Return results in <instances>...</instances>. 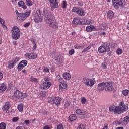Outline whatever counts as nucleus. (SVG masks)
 Masks as SVG:
<instances>
[{"instance_id":"nucleus-1","label":"nucleus","mask_w":129,"mask_h":129,"mask_svg":"<svg viewBox=\"0 0 129 129\" xmlns=\"http://www.w3.org/2000/svg\"><path fill=\"white\" fill-rule=\"evenodd\" d=\"M124 103L121 102L118 106H111L109 107V109L111 112L113 111L115 113L117 114H121L124 111H126L128 109V105H124Z\"/></svg>"},{"instance_id":"nucleus-2","label":"nucleus","mask_w":129,"mask_h":129,"mask_svg":"<svg viewBox=\"0 0 129 129\" xmlns=\"http://www.w3.org/2000/svg\"><path fill=\"white\" fill-rule=\"evenodd\" d=\"M45 18L46 24H47L49 27L52 28V29H55V30H57L58 28H59V26H58V23L56 21V19H55L54 14L52 13L48 14L45 16Z\"/></svg>"},{"instance_id":"nucleus-3","label":"nucleus","mask_w":129,"mask_h":129,"mask_svg":"<svg viewBox=\"0 0 129 129\" xmlns=\"http://www.w3.org/2000/svg\"><path fill=\"white\" fill-rule=\"evenodd\" d=\"M104 88L105 91H112L114 89L113 87H112V83L110 82L100 83L97 87V90L99 92L103 91L104 90Z\"/></svg>"},{"instance_id":"nucleus-4","label":"nucleus","mask_w":129,"mask_h":129,"mask_svg":"<svg viewBox=\"0 0 129 129\" xmlns=\"http://www.w3.org/2000/svg\"><path fill=\"white\" fill-rule=\"evenodd\" d=\"M12 34V38L13 40H18L20 39L21 35H20V29L17 26H14L11 30Z\"/></svg>"},{"instance_id":"nucleus-5","label":"nucleus","mask_w":129,"mask_h":129,"mask_svg":"<svg viewBox=\"0 0 129 129\" xmlns=\"http://www.w3.org/2000/svg\"><path fill=\"white\" fill-rule=\"evenodd\" d=\"M14 95V97L19 101H23V100L28 96L27 93H22V92H20L19 90L15 91Z\"/></svg>"},{"instance_id":"nucleus-6","label":"nucleus","mask_w":129,"mask_h":129,"mask_svg":"<svg viewBox=\"0 0 129 129\" xmlns=\"http://www.w3.org/2000/svg\"><path fill=\"white\" fill-rule=\"evenodd\" d=\"M113 5L115 9L124 8L125 3L122 0H112Z\"/></svg>"},{"instance_id":"nucleus-7","label":"nucleus","mask_w":129,"mask_h":129,"mask_svg":"<svg viewBox=\"0 0 129 129\" xmlns=\"http://www.w3.org/2000/svg\"><path fill=\"white\" fill-rule=\"evenodd\" d=\"M31 15V10L24 13H18L17 14V19L18 21H25L26 18H28Z\"/></svg>"},{"instance_id":"nucleus-8","label":"nucleus","mask_w":129,"mask_h":129,"mask_svg":"<svg viewBox=\"0 0 129 129\" xmlns=\"http://www.w3.org/2000/svg\"><path fill=\"white\" fill-rule=\"evenodd\" d=\"M44 81L45 82H43V83L40 84V88H41V89L47 90L51 87V82H50L49 78L47 77L44 78Z\"/></svg>"},{"instance_id":"nucleus-9","label":"nucleus","mask_w":129,"mask_h":129,"mask_svg":"<svg viewBox=\"0 0 129 129\" xmlns=\"http://www.w3.org/2000/svg\"><path fill=\"white\" fill-rule=\"evenodd\" d=\"M72 12L73 13H76L78 16H85V12L83 8H81L78 7H74L72 10Z\"/></svg>"},{"instance_id":"nucleus-10","label":"nucleus","mask_w":129,"mask_h":129,"mask_svg":"<svg viewBox=\"0 0 129 129\" xmlns=\"http://www.w3.org/2000/svg\"><path fill=\"white\" fill-rule=\"evenodd\" d=\"M83 83L85 84L87 86H90V87L94 85V81L91 79H88L87 78H85L83 79Z\"/></svg>"},{"instance_id":"nucleus-11","label":"nucleus","mask_w":129,"mask_h":129,"mask_svg":"<svg viewBox=\"0 0 129 129\" xmlns=\"http://www.w3.org/2000/svg\"><path fill=\"white\" fill-rule=\"evenodd\" d=\"M129 123V116H126L124 118H121L120 121H119L118 124H121L122 125H126Z\"/></svg>"},{"instance_id":"nucleus-12","label":"nucleus","mask_w":129,"mask_h":129,"mask_svg":"<svg viewBox=\"0 0 129 129\" xmlns=\"http://www.w3.org/2000/svg\"><path fill=\"white\" fill-rule=\"evenodd\" d=\"M28 64V61L26 60H22L18 64L17 67L18 71H21L25 66H27Z\"/></svg>"},{"instance_id":"nucleus-13","label":"nucleus","mask_w":129,"mask_h":129,"mask_svg":"<svg viewBox=\"0 0 129 129\" xmlns=\"http://www.w3.org/2000/svg\"><path fill=\"white\" fill-rule=\"evenodd\" d=\"M26 57L28 58V59H30L31 60H34V59H36L37 57H38V55L36 53H26L25 54Z\"/></svg>"},{"instance_id":"nucleus-14","label":"nucleus","mask_w":129,"mask_h":129,"mask_svg":"<svg viewBox=\"0 0 129 129\" xmlns=\"http://www.w3.org/2000/svg\"><path fill=\"white\" fill-rule=\"evenodd\" d=\"M50 3V6L51 8H58L59 7L58 2L56 0H48Z\"/></svg>"},{"instance_id":"nucleus-15","label":"nucleus","mask_w":129,"mask_h":129,"mask_svg":"<svg viewBox=\"0 0 129 129\" xmlns=\"http://www.w3.org/2000/svg\"><path fill=\"white\" fill-rule=\"evenodd\" d=\"M61 101H62V99L60 97H55L53 104H55L56 106H58L61 104Z\"/></svg>"},{"instance_id":"nucleus-16","label":"nucleus","mask_w":129,"mask_h":129,"mask_svg":"<svg viewBox=\"0 0 129 129\" xmlns=\"http://www.w3.org/2000/svg\"><path fill=\"white\" fill-rule=\"evenodd\" d=\"M34 21L35 23H41L43 21V18L42 16H36L34 17Z\"/></svg>"},{"instance_id":"nucleus-17","label":"nucleus","mask_w":129,"mask_h":129,"mask_svg":"<svg viewBox=\"0 0 129 129\" xmlns=\"http://www.w3.org/2000/svg\"><path fill=\"white\" fill-rule=\"evenodd\" d=\"M59 87L60 88H61V89L62 90H67V84L64 81H63V82L60 83L59 84Z\"/></svg>"},{"instance_id":"nucleus-18","label":"nucleus","mask_w":129,"mask_h":129,"mask_svg":"<svg viewBox=\"0 0 129 129\" xmlns=\"http://www.w3.org/2000/svg\"><path fill=\"white\" fill-rule=\"evenodd\" d=\"M10 107H11L10 102H7L5 103V105L3 107L2 109L3 110H9V109H10Z\"/></svg>"},{"instance_id":"nucleus-19","label":"nucleus","mask_w":129,"mask_h":129,"mask_svg":"<svg viewBox=\"0 0 129 129\" xmlns=\"http://www.w3.org/2000/svg\"><path fill=\"white\" fill-rule=\"evenodd\" d=\"M107 17L110 20L112 19V18H113V17H114V14H113V12L111 10L107 12Z\"/></svg>"},{"instance_id":"nucleus-20","label":"nucleus","mask_w":129,"mask_h":129,"mask_svg":"<svg viewBox=\"0 0 129 129\" xmlns=\"http://www.w3.org/2000/svg\"><path fill=\"white\" fill-rule=\"evenodd\" d=\"M18 6L20 7V8H23L24 10L27 9V6L25 5V2L23 1H19L18 3Z\"/></svg>"},{"instance_id":"nucleus-21","label":"nucleus","mask_w":129,"mask_h":129,"mask_svg":"<svg viewBox=\"0 0 129 129\" xmlns=\"http://www.w3.org/2000/svg\"><path fill=\"white\" fill-rule=\"evenodd\" d=\"M76 112L77 114H79L80 115H86V114H87L86 112H85L83 110L81 109H77L76 111Z\"/></svg>"},{"instance_id":"nucleus-22","label":"nucleus","mask_w":129,"mask_h":129,"mask_svg":"<svg viewBox=\"0 0 129 129\" xmlns=\"http://www.w3.org/2000/svg\"><path fill=\"white\" fill-rule=\"evenodd\" d=\"M7 89V84L3 83L0 86V92H4Z\"/></svg>"},{"instance_id":"nucleus-23","label":"nucleus","mask_w":129,"mask_h":129,"mask_svg":"<svg viewBox=\"0 0 129 129\" xmlns=\"http://www.w3.org/2000/svg\"><path fill=\"white\" fill-rule=\"evenodd\" d=\"M98 52L101 53H105L106 52L104 45L99 47L98 48Z\"/></svg>"},{"instance_id":"nucleus-24","label":"nucleus","mask_w":129,"mask_h":129,"mask_svg":"<svg viewBox=\"0 0 129 129\" xmlns=\"http://www.w3.org/2000/svg\"><path fill=\"white\" fill-rule=\"evenodd\" d=\"M63 77L67 80H70L71 78V75L68 73H64L63 74Z\"/></svg>"},{"instance_id":"nucleus-25","label":"nucleus","mask_w":129,"mask_h":129,"mask_svg":"<svg viewBox=\"0 0 129 129\" xmlns=\"http://www.w3.org/2000/svg\"><path fill=\"white\" fill-rule=\"evenodd\" d=\"M73 24H75V25H80V24H81V21L79 18H75L73 21Z\"/></svg>"},{"instance_id":"nucleus-26","label":"nucleus","mask_w":129,"mask_h":129,"mask_svg":"<svg viewBox=\"0 0 129 129\" xmlns=\"http://www.w3.org/2000/svg\"><path fill=\"white\" fill-rule=\"evenodd\" d=\"M77 117L75 114H72L69 117V120H70L71 122L74 121V120H76Z\"/></svg>"},{"instance_id":"nucleus-27","label":"nucleus","mask_w":129,"mask_h":129,"mask_svg":"<svg viewBox=\"0 0 129 129\" xmlns=\"http://www.w3.org/2000/svg\"><path fill=\"white\" fill-rule=\"evenodd\" d=\"M94 29H95V27L92 25H90L86 27V31L87 32H92Z\"/></svg>"},{"instance_id":"nucleus-28","label":"nucleus","mask_w":129,"mask_h":129,"mask_svg":"<svg viewBox=\"0 0 129 129\" xmlns=\"http://www.w3.org/2000/svg\"><path fill=\"white\" fill-rule=\"evenodd\" d=\"M17 109L20 112L23 111L24 110V104H19L17 106Z\"/></svg>"},{"instance_id":"nucleus-29","label":"nucleus","mask_w":129,"mask_h":129,"mask_svg":"<svg viewBox=\"0 0 129 129\" xmlns=\"http://www.w3.org/2000/svg\"><path fill=\"white\" fill-rule=\"evenodd\" d=\"M11 61L13 62V64H14L15 65V64H17V63H18V62L20 61V57H16L15 58H14Z\"/></svg>"},{"instance_id":"nucleus-30","label":"nucleus","mask_w":129,"mask_h":129,"mask_svg":"<svg viewBox=\"0 0 129 129\" xmlns=\"http://www.w3.org/2000/svg\"><path fill=\"white\" fill-rule=\"evenodd\" d=\"M30 81H31V82H34V83H38V82H39L38 79L34 78L33 77H31L30 78Z\"/></svg>"},{"instance_id":"nucleus-31","label":"nucleus","mask_w":129,"mask_h":129,"mask_svg":"<svg viewBox=\"0 0 129 129\" xmlns=\"http://www.w3.org/2000/svg\"><path fill=\"white\" fill-rule=\"evenodd\" d=\"M14 66H15V64L13 63L12 60L8 62V68H9V69H12Z\"/></svg>"},{"instance_id":"nucleus-32","label":"nucleus","mask_w":129,"mask_h":129,"mask_svg":"<svg viewBox=\"0 0 129 129\" xmlns=\"http://www.w3.org/2000/svg\"><path fill=\"white\" fill-rule=\"evenodd\" d=\"M54 99H55V97H53L52 98H51V97L48 98V102H49V103H51V104H54Z\"/></svg>"},{"instance_id":"nucleus-33","label":"nucleus","mask_w":129,"mask_h":129,"mask_svg":"<svg viewBox=\"0 0 129 129\" xmlns=\"http://www.w3.org/2000/svg\"><path fill=\"white\" fill-rule=\"evenodd\" d=\"M56 79L57 80V81L58 82H60V83H62V82H63L64 80H63V79H62V78L61 77V76L60 75H57L56 76Z\"/></svg>"},{"instance_id":"nucleus-34","label":"nucleus","mask_w":129,"mask_h":129,"mask_svg":"<svg viewBox=\"0 0 129 129\" xmlns=\"http://www.w3.org/2000/svg\"><path fill=\"white\" fill-rule=\"evenodd\" d=\"M104 47H105V49L106 50V52H109V51L110 50V48H109V46H108V44L107 43H105L104 44Z\"/></svg>"},{"instance_id":"nucleus-35","label":"nucleus","mask_w":129,"mask_h":129,"mask_svg":"<svg viewBox=\"0 0 129 129\" xmlns=\"http://www.w3.org/2000/svg\"><path fill=\"white\" fill-rule=\"evenodd\" d=\"M100 28L101 29H102V30H107V25L106 24H102L100 26Z\"/></svg>"},{"instance_id":"nucleus-36","label":"nucleus","mask_w":129,"mask_h":129,"mask_svg":"<svg viewBox=\"0 0 129 129\" xmlns=\"http://www.w3.org/2000/svg\"><path fill=\"white\" fill-rule=\"evenodd\" d=\"M42 11H41L40 10H37L36 11V14H35V16H39V17H42Z\"/></svg>"},{"instance_id":"nucleus-37","label":"nucleus","mask_w":129,"mask_h":129,"mask_svg":"<svg viewBox=\"0 0 129 129\" xmlns=\"http://www.w3.org/2000/svg\"><path fill=\"white\" fill-rule=\"evenodd\" d=\"M25 3L26 5H27V6H29V7H31L32 5V2L31 0H27Z\"/></svg>"},{"instance_id":"nucleus-38","label":"nucleus","mask_w":129,"mask_h":129,"mask_svg":"<svg viewBox=\"0 0 129 129\" xmlns=\"http://www.w3.org/2000/svg\"><path fill=\"white\" fill-rule=\"evenodd\" d=\"M0 129H6V123L1 122L0 123Z\"/></svg>"},{"instance_id":"nucleus-39","label":"nucleus","mask_w":129,"mask_h":129,"mask_svg":"<svg viewBox=\"0 0 129 129\" xmlns=\"http://www.w3.org/2000/svg\"><path fill=\"white\" fill-rule=\"evenodd\" d=\"M128 93H129L128 90H124L122 92L123 95H125V96L128 95Z\"/></svg>"},{"instance_id":"nucleus-40","label":"nucleus","mask_w":129,"mask_h":129,"mask_svg":"<svg viewBox=\"0 0 129 129\" xmlns=\"http://www.w3.org/2000/svg\"><path fill=\"white\" fill-rule=\"evenodd\" d=\"M0 23L2 25L3 27H4V28H7V26H6V25L4 24H5V21L4 20L0 18Z\"/></svg>"},{"instance_id":"nucleus-41","label":"nucleus","mask_w":129,"mask_h":129,"mask_svg":"<svg viewBox=\"0 0 129 129\" xmlns=\"http://www.w3.org/2000/svg\"><path fill=\"white\" fill-rule=\"evenodd\" d=\"M122 49L120 48H118L116 50V53L118 55H120L121 54H122Z\"/></svg>"},{"instance_id":"nucleus-42","label":"nucleus","mask_w":129,"mask_h":129,"mask_svg":"<svg viewBox=\"0 0 129 129\" xmlns=\"http://www.w3.org/2000/svg\"><path fill=\"white\" fill-rule=\"evenodd\" d=\"M62 7L63 9H66V8H67V3L66 2V1H63Z\"/></svg>"},{"instance_id":"nucleus-43","label":"nucleus","mask_w":129,"mask_h":129,"mask_svg":"<svg viewBox=\"0 0 129 129\" xmlns=\"http://www.w3.org/2000/svg\"><path fill=\"white\" fill-rule=\"evenodd\" d=\"M78 129H85V125L82 124H80L78 126Z\"/></svg>"},{"instance_id":"nucleus-44","label":"nucleus","mask_w":129,"mask_h":129,"mask_svg":"<svg viewBox=\"0 0 129 129\" xmlns=\"http://www.w3.org/2000/svg\"><path fill=\"white\" fill-rule=\"evenodd\" d=\"M74 53H75V51L73 49L70 50L69 51V54L70 55H73V54H74Z\"/></svg>"},{"instance_id":"nucleus-45","label":"nucleus","mask_w":129,"mask_h":129,"mask_svg":"<svg viewBox=\"0 0 129 129\" xmlns=\"http://www.w3.org/2000/svg\"><path fill=\"white\" fill-rule=\"evenodd\" d=\"M81 102L82 104H85L86 102V99L84 97L81 98Z\"/></svg>"},{"instance_id":"nucleus-46","label":"nucleus","mask_w":129,"mask_h":129,"mask_svg":"<svg viewBox=\"0 0 129 129\" xmlns=\"http://www.w3.org/2000/svg\"><path fill=\"white\" fill-rule=\"evenodd\" d=\"M19 120V117H15L12 119V121L13 122H17Z\"/></svg>"},{"instance_id":"nucleus-47","label":"nucleus","mask_w":129,"mask_h":129,"mask_svg":"<svg viewBox=\"0 0 129 129\" xmlns=\"http://www.w3.org/2000/svg\"><path fill=\"white\" fill-rule=\"evenodd\" d=\"M30 25H31V22H27V23H26L25 24H24V27L25 28H28V27H29V26H30Z\"/></svg>"},{"instance_id":"nucleus-48","label":"nucleus","mask_w":129,"mask_h":129,"mask_svg":"<svg viewBox=\"0 0 129 129\" xmlns=\"http://www.w3.org/2000/svg\"><path fill=\"white\" fill-rule=\"evenodd\" d=\"M89 49H90V48H89V46H88V47L85 48L82 51V53H85L86 52H87V51H88V50H89Z\"/></svg>"},{"instance_id":"nucleus-49","label":"nucleus","mask_w":129,"mask_h":129,"mask_svg":"<svg viewBox=\"0 0 129 129\" xmlns=\"http://www.w3.org/2000/svg\"><path fill=\"white\" fill-rule=\"evenodd\" d=\"M107 66V64L105 63V62L102 63V67L104 69H106Z\"/></svg>"},{"instance_id":"nucleus-50","label":"nucleus","mask_w":129,"mask_h":129,"mask_svg":"<svg viewBox=\"0 0 129 129\" xmlns=\"http://www.w3.org/2000/svg\"><path fill=\"white\" fill-rule=\"evenodd\" d=\"M49 71H50V70H49V68L47 67H44L43 68V72H49Z\"/></svg>"},{"instance_id":"nucleus-51","label":"nucleus","mask_w":129,"mask_h":129,"mask_svg":"<svg viewBox=\"0 0 129 129\" xmlns=\"http://www.w3.org/2000/svg\"><path fill=\"white\" fill-rule=\"evenodd\" d=\"M24 123H25V124H26V125H29V124H30V123H31V122L29 120H26L24 121Z\"/></svg>"},{"instance_id":"nucleus-52","label":"nucleus","mask_w":129,"mask_h":129,"mask_svg":"<svg viewBox=\"0 0 129 129\" xmlns=\"http://www.w3.org/2000/svg\"><path fill=\"white\" fill-rule=\"evenodd\" d=\"M85 25H91V22L89 20H86L85 22Z\"/></svg>"},{"instance_id":"nucleus-53","label":"nucleus","mask_w":129,"mask_h":129,"mask_svg":"<svg viewBox=\"0 0 129 129\" xmlns=\"http://www.w3.org/2000/svg\"><path fill=\"white\" fill-rule=\"evenodd\" d=\"M57 129H64V127L62 124H59L57 125Z\"/></svg>"},{"instance_id":"nucleus-54","label":"nucleus","mask_w":129,"mask_h":129,"mask_svg":"<svg viewBox=\"0 0 129 129\" xmlns=\"http://www.w3.org/2000/svg\"><path fill=\"white\" fill-rule=\"evenodd\" d=\"M74 48L75 49H77V50H78V49H80V48H82V46H77V45H75L74 46Z\"/></svg>"},{"instance_id":"nucleus-55","label":"nucleus","mask_w":129,"mask_h":129,"mask_svg":"<svg viewBox=\"0 0 129 129\" xmlns=\"http://www.w3.org/2000/svg\"><path fill=\"white\" fill-rule=\"evenodd\" d=\"M78 6H79L80 7H82V6H83V3H82V2H78Z\"/></svg>"},{"instance_id":"nucleus-56","label":"nucleus","mask_w":129,"mask_h":129,"mask_svg":"<svg viewBox=\"0 0 129 129\" xmlns=\"http://www.w3.org/2000/svg\"><path fill=\"white\" fill-rule=\"evenodd\" d=\"M43 129H51V127L49 126V125H45L43 127Z\"/></svg>"},{"instance_id":"nucleus-57","label":"nucleus","mask_w":129,"mask_h":129,"mask_svg":"<svg viewBox=\"0 0 129 129\" xmlns=\"http://www.w3.org/2000/svg\"><path fill=\"white\" fill-rule=\"evenodd\" d=\"M32 49H33V51H35L36 49H37V44H34V46Z\"/></svg>"},{"instance_id":"nucleus-58","label":"nucleus","mask_w":129,"mask_h":129,"mask_svg":"<svg viewBox=\"0 0 129 129\" xmlns=\"http://www.w3.org/2000/svg\"><path fill=\"white\" fill-rule=\"evenodd\" d=\"M31 43H32V44H33V45H36V41H35V40H31Z\"/></svg>"},{"instance_id":"nucleus-59","label":"nucleus","mask_w":129,"mask_h":129,"mask_svg":"<svg viewBox=\"0 0 129 129\" xmlns=\"http://www.w3.org/2000/svg\"><path fill=\"white\" fill-rule=\"evenodd\" d=\"M3 77H4V75L3 74V73H0V80L3 78Z\"/></svg>"},{"instance_id":"nucleus-60","label":"nucleus","mask_w":129,"mask_h":129,"mask_svg":"<svg viewBox=\"0 0 129 129\" xmlns=\"http://www.w3.org/2000/svg\"><path fill=\"white\" fill-rule=\"evenodd\" d=\"M13 45H17V41H13Z\"/></svg>"},{"instance_id":"nucleus-61","label":"nucleus","mask_w":129,"mask_h":129,"mask_svg":"<svg viewBox=\"0 0 129 129\" xmlns=\"http://www.w3.org/2000/svg\"><path fill=\"white\" fill-rule=\"evenodd\" d=\"M22 72H23V73H27V71H26V70H23L22 71Z\"/></svg>"},{"instance_id":"nucleus-62","label":"nucleus","mask_w":129,"mask_h":129,"mask_svg":"<svg viewBox=\"0 0 129 129\" xmlns=\"http://www.w3.org/2000/svg\"><path fill=\"white\" fill-rule=\"evenodd\" d=\"M40 95H41V96H43V97L45 96V94H44V93H41Z\"/></svg>"},{"instance_id":"nucleus-63","label":"nucleus","mask_w":129,"mask_h":129,"mask_svg":"<svg viewBox=\"0 0 129 129\" xmlns=\"http://www.w3.org/2000/svg\"><path fill=\"white\" fill-rule=\"evenodd\" d=\"M117 129H123V127H117Z\"/></svg>"},{"instance_id":"nucleus-64","label":"nucleus","mask_w":129,"mask_h":129,"mask_svg":"<svg viewBox=\"0 0 129 129\" xmlns=\"http://www.w3.org/2000/svg\"><path fill=\"white\" fill-rule=\"evenodd\" d=\"M16 129H22L21 126H18Z\"/></svg>"}]
</instances>
